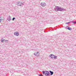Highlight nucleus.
Masks as SVG:
<instances>
[{"mask_svg":"<svg viewBox=\"0 0 76 76\" xmlns=\"http://www.w3.org/2000/svg\"><path fill=\"white\" fill-rule=\"evenodd\" d=\"M7 20H8V21H10V20H12L11 17H10V16H9L8 18H7Z\"/></svg>","mask_w":76,"mask_h":76,"instance_id":"423d86ee","label":"nucleus"},{"mask_svg":"<svg viewBox=\"0 0 76 76\" xmlns=\"http://www.w3.org/2000/svg\"><path fill=\"white\" fill-rule=\"evenodd\" d=\"M41 5L43 7H44L46 6V4L44 2H42L41 3Z\"/></svg>","mask_w":76,"mask_h":76,"instance_id":"20e7f679","label":"nucleus"},{"mask_svg":"<svg viewBox=\"0 0 76 76\" xmlns=\"http://www.w3.org/2000/svg\"><path fill=\"white\" fill-rule=\"evenodd\" d=\"M39 76H41V75L40 74L39 75Z\"/></svg>","mask_w":76,"mask_h":76,"instance_id":"aec40b11","label":"nucleus"},{"mask_svg":"<svg viewBox=\"0 0 76 76\" xmlns=\"http://www.w3.org/2000/svg\"><path fill=\"white\" fill-rule=\"evenodd\" d=\"M0 19L1 20V22H2V20H3V19H1V18H0Z\"/></svg>","mask_w":76,"mask_h":76,"instance_id":"f3484780","label":"nucleus"},{"mask_svg":"<svg viewBox=\"0 0 76 76\" xmlns=\"http://www.w3.org/2000/svg\"><path fill=\"white\" fill-rule=\"evenodd\" d=\"M14 35H16V36H19V33L18 32L15 33Z\"/></svg>","mask_w":76,"mask_h":76,"instance_id":"6e6552de","label":"nucleus"},{"mask_svg":"<svg viewBox=\"0 0 76 76\" xmlns=\"http://www.w3.org/2000/svg\"><path fill=\"white\" fill-rule=\"evenodd\" d=\"M48 28H46L44 31V32H45V33L46 32H48Z\"/></svg>","mask_w":76,"mask_h":76,"instance_id":"9d476101","label":"nucleus"},{"mask_svg":"<svg viewBox=\"0 0 76 76\" xmlns=\"http://www.w3.org/2000/svg\"><path fill=\"white\" fill-rule=\"evenodd\" d=\"M16 18H15L14 17L12 18V20H15V19Z\"/></svg>","mask_w":76,"mask_h":76,"instance_id":"dca6fc26","label":"nucleus"},{"mask_svg":"<svg viewBox=\"0 0 76 76\" xmlns=\"http://www.w3.org/2000/svg\"><path fill=\"white\" fill-rule=\"evenodd\" d=\"M50 28H51V29H53V28L52 27H50L48 28V29H49V31H51V29Z\"/></svg>","mask_w":76,"mask_h":76,"instance_id":"2eb2a0df","label":"nucleus"},{"mask_svg":"<svg viewBox=\"0 0 76 76\" xmlns=\"http://www.w3.org/2000/svg\"><path fill=\"white\" fill-rule=\"evenodd\" d=\"M44 75H42V76H43Z\"/></svg>","mask_w":76,"mask_h":76,"instance_id":"4be33fe9","label":"nucleus"},{"mask_svg":"<svg viewBox=\"0 0 76 76\" xmlns=\"http://www.w3.org/2000/svg\"><path fill=\"white\" fill-rule=\"evenodd\" d=\"M39 56V53L38 52L36 53V54H35V56Z\"/></svg>","mask_w":76,"mask_h":76,"instance_id":"1a4fd4ad","label":"nucleus"},{"mask_svg":"<svg viewBox=\"0 0 76 76\" xmlns=\"http://www.w3.org/2000/svg\"><path fill=\"white\" fill-rule=\"evenodd\" d=\"M54 10L56 12H58V11L61 12L62 11H66V9L62 8L61 7H60L58 6H56V7L54 8Z\"/></svg>","mask_w":76,"mask_h":76,"instance_id":"f257e3e1","label":"nucleus"},{"mask_svg":"<svg viewBox=\"0 0 76 76\" xmlns=\"http://www.w3.org/2000/svg\"><path fill=\"white\" fill-rule=\"evenodd\" d=\"M50 57L51 58H54V55H53L52 54H50Z\"/></svg>","mask_w":76,"mask_h":76,"instance_id":"39448f33","label":"nucleus"},{"mask_svg":"<svg viewBox=\"0 0 76 76\" xmlns=\"http://www.w3.org/2000/svg\"><path fill=\"white\" fill-rule=\"evenodd\" d=\"M51 31H54V29H53V30H52Z\"/></svg>","mask_w":76,"mask_h":76,"instance_id":"6ab92c4d","label":"nucleus"},{"mask_svg":"<svg viewBox=\"0 0 76 76\" xmlns=\"http://www.w3.org/2000/svg\"><path fill=\"white\" fill-rule=\"evenodd\" d=\"M49 31V30H48V31Z\"/></svg>","mask_w":76,"mask_h":76,"instance_id":"5701e85b","label":"nucleus"},{"mask_svg":"<svg viewBox=\"0 0 76 76\" xmlns=\"http://www.w3.org/2000/svg\"><path fill=\"white\" fill-rule=\"evenodd\" d=\"M67 29H68V30H69V31H72V30L71 28H69V27L67 28Z\"/></svg>","mask_w":76,"mask_h":76,"instance_id":"9b49d317","label":"nucleus"},{"mask_svg":"<svg viewBox=\"0 0 76 76\" xmlns=\"http://www.w3.org/2000/svg\"><path fill=\"white\" fill-rule=\"evenodd\" d=\"M57 56H54L53 57V58H54V59H56V58H57Z\"/></svg>","mask_w":76,"mask_h":76,"instance_id":"ddd939ff","label":"nucleus"},{"mask_svg":"<svg viewBox=\"0 0 76 76\" xmlns=\"http://www.w3.org/2000/svg\"><path fill=\"white\" fill-rule=\"evenodd\" d=\"M17 5L19 6H22L23 5V3L21 2H18Z\"/></svg>","mask_w":76,"mask_h":76,"instance_id":"7ed1b4c3","label":"nucleus"},{"mask_svg":"<svg viewBox=\"0 0 76 76\" xmlns=\"http://www.w3.org/2000/svg\"><path fill=\"white\" fill-rule=\"evenodd\" d=\"M34 55L35 56V54H36L34 53Z\"/></svg>","mask_w":76,"mask_h":76,"instance_id":"412c9836","label":"nucleus"},{"mask_svg":"<svg viewBox=\"0 0 76 76\" xmlns=\"http://www.w3.org/2000/svg\"><path fill=\"white\" fill-rule=\"evenodd\" d=\"M4 41H5V42H6V43H7V42H8V40H4Z\"/></svg>","mask_w":76,"mask_h":76,"instance_id":"4468645a","label":"nucleus"},{"mask_svg":"<svg viewBox=\"0 0 76 76\" xmlns=\"http://www.w3.org/2000/svg\"><path fill=\"white\" fill-rule=\"evenodd\" d=\"M4 40H5L4 39H2L1 40V42H4Z\"/></svg>","mask_w":76,"mask_h":76,"instance_id":"f8f14e48","label":"nucleus"},{"mask_svg":"<svg viewBox=\"0 0 76 76\" xmlns=\"http://www.w3.org/2000/svg\"><path fill=\"white\" fill-rule=\"evenodd\" d=\"M42 73L43 75H45L46 76H50V73L48 71H43Z\"/></svg>","mask_w":76,"mask_h":76,"instance_id":"f03ea898","label":"nucleus"},{"mask_svg":"<svg viewBox=\"0 0 76 76\" xmlns=\"http://www.w3.org/2000/svg\"><path fill=\"white\" fill-rule=\"evenodd\" d=\"M49 72L50 73V76H52V75H53V74H54V72H52L51 71H49Z\"/></svg>","mask_w":76,"mask_h":76,"instance_id":"0eeeda50","label":"nucleus"},{"mask_svg":"<svg viewBox=\"0 0 76 76\" xmlns=\"http://www.w3.org/2000/svg\"><path fill=\"white\" fill-rule=\"evenodd\" d=\"M70 23V22H69L68 23H66V24H68V23Z\"/></svg>","mask_w":76,"mask_h":76,"instance_id":"a211bd4d","label":"nucleus"}]
</instances>
